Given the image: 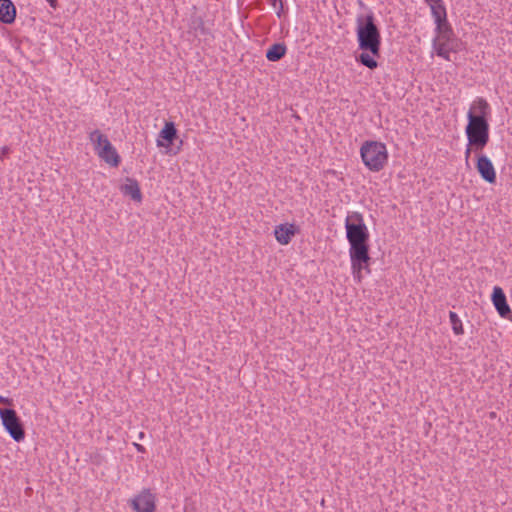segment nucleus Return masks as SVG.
I'll return each mask as SVG.
<instances>
[{"label": "nucleus", "instance_id": "nucleus-1", "mask_svg": "<svg viewBox=\"0 0 512 512\" xmlns=\"http://www.w3.org/2000/svg\"><path fill=\"white\" fill-rule=\"evenodd\" d=\"M490 105L484 98H477L467 113L468 123L465 133L468 141L474 145V151H482L489 142L490 126L488 117Z\"/></svg>", "mask_w": 512, "mask_h": 512}, {"label": "nucleus", "instance_id": "nucleus-2", "mask_svg": "<svg viewBox=\"0 0 512 512\" xmlns=\"http://www.w3.org/2000/svg\"><path fill=\"white\" fill-rule=\"evenodd\" d=\"M356 35L358 47L362 51H368L373 56L380 57L381 33L375 23V16L372 11L366 15H358L356 19Z\"/></svg>", "mask_w": 512, "mask_h": 512}, {"label": "nucleus", "instance_id": "nucleus-3", "mask_svg": "<svg viewBox=\"0 0 512 512\" xmlns=\"http://www.w3.org/2000/svg\"><path fill=\"white\" fill-rule=\"evenodd\" d=\"M346 238L350 245L349 253L360 254L369 246V231L364 222L363 215L359 212H351L345 219Z\"/></svg>", "mask_w": 512, "mask_h": 512}, {"label": "nucleus", "instance_id": "nucleus-4", "mask_svg": "<svg viewBox=\"0 0 512 512\" xmlns=\"http://www.w3.org/2000/svg\"><path fill=\"white\" fill-rule=\"evenodd\" d=\"M0 418L3 427L14 441L21 442L25 439V429L13 409V399L0 396Z\"/></svg>", "mask_w": 512, "mask_h": 512}, {"label": "nucleus", "instance_id": "nucleus-5", "mask_svg": "<svg viewBox=\"0 0 512 512\" xmlns=\"http://www.w3.org/2000/svg\"><path fill=\"white\" fill-rule=\"evenodd\" d=\"M360 155L364 165L373 172L382 170L388 161L386 145L379 141H365L360 148Z\"/></svg>", "mask_w": 512, "mask_h": 512}, {"label": "nucleus", "instance_id": "nucleus-6", "mask_svg": "<svg viewBox=\"0 0 512 512\" xmlns=\"http://www.w3.org/2000/svg\"><path fill=\"white\" fill-rule=\"evenodd\" d=\"M128 503L134 512L156 511V495L149 488L142 489Z\"/></svg>", "mask_w": 512, "mask_h": 512}, {"label": "nucleus", "instance_id": "nucleus-7", "mask_svg": "<svg viewBox=\"0 0 512 512\" xmlns=\"http://www.w3.org/2000/svg\"><path fill=\"white\" fill-rule=\"evenodd\" d=\"M365 252H361L360 254H356V252H350V260H351V269L353 278L358 283L362 280V271H366V273H370V249H365Z\"/></svg>", "mask_w": 512, "mask_h": 512}, {"label": "nucleus", "instance_id": "nucleus-8", "mask_svg": "<svg viewBox=\"0 0 512 512\" xmlns=\"http://www.w3.org/2000/svg\"><path fill=\"white\" fill-rule=\"evenodd\" d=\"M476 169L481 178L489 184L496 183V171L491 160L486 155H479L477 157Z\"/></svg>", "mask_w": 512, "mask_h": 512}, {"label": "nucleus", "instance_id": "nucleus-9", "mask_svg": "<svg viewBox=\"0 0 512 512\" xmlns=\"http://www.w3.org/2000/svg\"><path fill=\"white\" fill-rule=\"evenodd\" d=\"M491 300L496 311L501 317L507 318L512 315L510 306L507 303L506 295L501 287L495 286L493 288Z\"/></svg>", "mask_w": 512, "mask_h": 512}, {"label": "nucleus", "instance_id": "nucleus-10", "mask_svg": "<svg viewBox=\"0 0 512 512\" xmlns=\"http://www.w3.org/2000/svg\"><path fill=\"white\" fill-rule=\"evenodd\" d=\"M96 151H97L98 156L102 160H104L107 164H109L110 166H112V167L119 166V164L121 162L120 155L118 154L115 147L111 144L109 139H107L105 142H103L102 145L100 146V148H97Z\"/></svg>", "mask_w": 512, "mask_h": 512}, {"label": "nucleus", "instance_id": "nucleus-11", "mask_svg": "<svg viewBox=\"0 0 512 512\" xmlns=\"http://www.w3.org/2000/svg\"><path fill=\"white\" fill-rule=\"evenodd\" d=\"M188 33L192 34L194 37H213L211 30L205 26L203 17L197 15L196 13L191 14L189 17Z\"/></svg>", "mask_w": 512, "mask_h": 512}, {"label": "nucleus", "instance_id": "nucleus-12", "mask_svg": "<svg viewBox=\"0 0 512 512\" xmlns=\"http://www.w3.org/2000/svg\"><path fill=\"white\" fill-rule=\"evenodd\" d=\"M177 138V129L173 122H166L164 127L159 132L157 138V146L169 148L174 140Z\"/></svg>", "mask_w": 512, "mask_h": 512}, {"label": "nucleus", "instance_id": "nucleus-13", "mask_svg": "<svg viewBox=\"0 0 512 512\" xmlns=\"http://www.w3.org/2000/svg\"><path fill=\"white\" fill-rule=\"evenodd\" d=\"M297 227L294 224L285 223L275 227L274 235L276 240L282 244L287 245L290 243L292 237L296 234Z\"/></svg>", "mask_w": 512, "mask_h": 512}, {"label": "nucleus", "instance_id": "nucleus-14", "mask_svg": "<svg viewBox=\"0 0 512 512\" xmlns=\"http://www.w3.org/2000/svg\"><path fill=\"white\" fill-rule=\"evenodd\" d=\"M17 10L11 0H0V22L12 24L15 22Z\"/></svg>", "mask_w": 512, "mask_h": 512}, {"label": "nucleus", "instance_id": "nucleus-15", "mask_svg": "<svg viewBox=\"0 0 512 512\" xmlns=\"http://www.w3.org/2000/svg\"><path fill=\"white\" fill-rule=\"evenodd\" d=\"M120 191L124 195L130 196L131 199L136 202H141V200H142V193L140 190L139 183L134 178L127 177L126 183L121 185Z\"/></svg>", "mask_w": 512, "mask_h": 512}, {"label": "nucleus", "instance_id": "nucleus-16", "mask_svg": "<svg viewBox=\"0 0 512 512\" xmlns=\"http://www.w3.org/2000/svg\"><path fill=\"white\" fill-rule=\"evenodd\" d=\"M287 52V46L283 42L274 43L266 51V58L270 62H277L281 60Z\"/></svg>", "mask_w": 512, "mask_h": 512}, {"label": "nucleus", "instance_id": "nucleus-17", "mask_svg": "<svg viewBox=\"0 0 512 512\" xmlns=\"http://www.w3.org/2000/svg\"><path fill=\"white\" fill-rule=\"evenodd\" d=\"M435 39H437V43H443L449 49H460L461 41L456 37L453 30L438 34Z\"/></svg>", "mask_w": 512, "mask_h": 512}, {"label": "nucleus", "instance_id": "nucleus-18", "mask_svg": "<svg viewBox=\"0 0 512 512\" xmlns=\"http://www.w3.org/2000/svg\"><path fill=\"white\" fill-rule=\"evenodd\" d=\"M376 56H373L368 51H363L358 56H356V61L361 65L374 70L378 67V62L375 59Z\"/></svg>", "mask_w": 512, "mask_h": 512}, {"label": "nucleus", "instance_id": "nucleus-19", "mask_svg": "<svg viewBox=\"0 0 512 512\" xmlns=\"http://www.w3.org/2000/svg\"><path fill=\"white\" fill-rule=\"evenodd\" d=\"M433 47L436 51V54L439 56V57H442L444 58L445 60H448L450 61V52H458L460 49H449L448 47H446L445 44L443 43H437V39H434L433 40Z\"/></svg>", "mask_w": 512, "mask_h": 512}, {"label": "nucleus", "instance_id": "nucleus-20", "mask_svg": "<svg viewBox=\"0 0 512 512\" xmlns=\"http://www.w3.org/2000/svg\"><path fill=\"white\" fill-rule=\"evenodd\" d=\"M449 320H450L454 334H456V335L464 334L462 321L460 320V318L456 312H453V311L449 312Z\"/></svg>", "mask_w": 512, "mask_h": 512}, {"label": "nucleus", "instance_id": "nucleus-21", "mask_svg": "<svg viewBox=\"0 0 512 512\" xmlns=\"http://www.w3.org/2000/svg\"><path fill=\"white\" fill-rule=\"evenodd\" d=\"M430 10H431L432 17L434 18V22L440 21L441 19L443 20L444 18H447V11H446V7H445L444 3L438 4L436 6L432 5Z\"/></svg>", "mask_w": 512, "mask_h": 512}, {"label": "nucleus", "instance_id": "nucleus-22", "mask_svg": "<svg viewBox=\"0 0 512 512\" xmlns=\"http://www.w3.org/2000/svg\"><path fill=\"white\" fill-rule=\"evenodd\" d=\"M107 136L101 133L99 130H94L89 134V140L94 144L95 150L100 148L103 142L107 140Z\"/></svg>", "mask_w": 512, "mask_h": 512}, {"label": "nucleus", "instance_id": "nucleus-23", "mask_svg": "<svg viewBox=\"0 0 512 512\" xmlns=\"http://www.w3.org/2000/svg\"><path fill=\"white\" fill-rule=\"evenodd\" d=\"M435 25V31L437 35L443 32H450V30H453L447 18H444L443 20L441 19L440 21H435Z\"/></svg>", "mask_w": 512, "mask_h": 512}, {"label": "nucleus", "instance_id": "nucleus-24", "mask_svg": "<svg viewBox=\"0 0 512 512\" xmlns=\"http://www.w3.org/2000/svg\"><path fill=\"white\" fill-rule=\"evenodd\" d=\"M269 3L274 9H277L276 14L279 18H281L284 12L283 0H269Z\"/></svg>", "mask_w": 512, "mask_h": 512}, {"label": "nucleus", "instance_id": "nucleus-25", "mask_svg": "<svg viewBox=\"0 0 512 512\" xmlns=\"http://www.w3.org/2000/svg\"><path fill=\"white\" fill-rule=\"evenodd\" d=\"M472 150H474V145H473V144H471V143L468 141V144H467V146H466V150H465V160H466V162H468V160H469V157H470V155H471Z\"/></svg>", "mask_w": 512, "mask_h": 512}, {"label": "nucleus", "instance_id": "nucleus-26", "mask_svg": "<svg viewBox=\"0 0 512 512\" xmlns=\"http://www.w3.org/2000/svg\"><path fill=\"white\" fill-rule=\"evenodd\" d=\"M425 2L429 5L430 8L432 7V5L436 6L438 4L444 3L443 0H425Z\"/></svg>", "mask_w": 512, "mask_h": 512}, {"label": "nucleus", "instance_id": "nucleus-27", "mask_svg": "<svg viewBox=\"0 0 512 512\" xmlns=\"http://www.w3.org/2000/svg\"><path fill=\"white\" fill-rule=\"evenodd\" d=\"M133 445H134V447L136 448V450L139 453H145L146 452V449H145V447L143 445L138 444V443H134Z\"/></svg>", "mask_w": 512, "mask_h": 512}, {"label": "nucleus", "instance_id": "nucleus-28", "mask_svg": "<svg viewBox=\"0 0 512 512\" xmlns=\"http://www.w3.org/2000/svg\"><path fill=\"white\" fill-rule=\"evenodd\" d=\"M49 5L53 8V9H56L57 8V5H58V2L57 0H46Z\"/></svg>", "mask_w": 512, "mask_h": 512}, {"label": "nucleus", "instance_id": "nucleus-29", "mask_svg": "<svg viewBox=\"0 0 512 512\" xmlns=\"http://www.w3.org/2000/svg\"><path fill=\"white\" fill-rule=\"evenodd\" d=\"M144 438H145V433L144 432H140L139 435H138V439L142 440Z\"/></svg>", "mask_w": 512, "mask_h": 512}, {"label": "nucleus", "instance_id": "nucleus-30", "mask_svg": "<svg viewBox=\"0 0 512 512\" xmlns=\"http://www.w3.org/2000/svg\"><path fill=\"white\" fill-rule=\"evenodd\" d=\"M2 152H3V154H7L9 152V148L8 147H4Z\"/></svg>", "mask_w": 512, "mask_h": 512}]
</instances>
